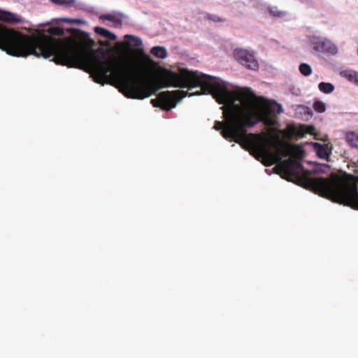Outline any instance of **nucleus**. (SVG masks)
<instances>
[{
	"mask_svg": "<svg viewBox=\"0 0 358 358\" xmlns=\"http://www.w3.org/2000/svg\"><path fill=\"white\" fill-rule=\"evenodd\" d=\"M94 31L98 36L106 39L108 43L114 41L117 39V36L106 28L95 27H94Z\"/></svg>",
	"mask_w": 358,
	"mask_h": 358,
	"instance_id": "13",
	"label": "nucleus"
},
{
	"mask_svg": "<svg viewBox=\"0 0 358 358\" xmlns=\"http://www.w3.org/2000/svg\"><path fill=\"white\" fill-rule=\"evenodd\" d=\"M259 152V155L261 157L270 158V159L272 158L271 153L264 148H260Z\"/></svg>",
	"mask_w": 358,
	"mask_h": 358,
	"instance_id": "29",
	"label": "nucleus"
},
{
	"mask_svg": "<svg viewBox=\"0 0 358 358\" xmlns=\"http://www.w3.org/2000/svg\"><path fill=\"white\" fill-rule=\"evenodd\" d=\"M271 110L273 112H277L278 114L283 113L282 105L278 103L275 100H272Z\"/></svg>",
	"mask_w": 358,
	"mask_h": 358,
	"instance_id": "26",
	"label": "nucleus"
},
{
	"mask_svg": "<svg viewBox=\"0 0 358 358\" xmlns=\"http://www.w3.org/2000/svg\"><path fill=\"white\" fill-rule=\"evenodd\" d=\"M310 184L323 196L358 210L357 188L337 177L309 179Z\"/></svg>",
	"mask_w": 358,
	"mask_h": 358,
	"instance_id": "4",
	"label": "nucleus"
},
{
	"mask_svg": "<svg viewBox=\"0 0 358 358\" xmlns=\"http://www.w3.org/2000/svg\"><path fill=\"white\" fill-rule=\"evenodd\" d=\"M299 71L301 75L305 77H308L312 73V68L307 63H301L299 66Z\"/></svg>",
	"mask_w": 358,
	"mask_h": 358,
	"instance_id": "23",
	"label": "nucleus"
},
{
	"mask_svg": "<svg viewBox=\"0 0 358 358\" xmlns=\"http://www.w3.org/2000/svg\"><path fill=\"white\" fill-rule=\"evenodd\" d=\"M90 13H91V14H92L94 13L92 8H91Z\"/></svg>",
	"mask_w": 358,
	"mask_h": 358,
	"instance_id": "34",
	"label": "nucleus"
},
{
	"mask_svg": "<svg viewBox=\"0 0 358 358\" xmlns=\"http://www.w3.org/2000/svg\"><path fill=\"white\" fill-rule=\"evenodd\" d=\"M99 18L103 22L105 20L111 22L114 28H121L123 25V20L128 19L129 17L122 12L113 10L109 13L101 15Z\"/></svg>",
	"mask_w": 358,
	"mask_h": 358,
	"instance_id": "8",
	"label": "nucleus"
},
{
	"mask_svg": "<svg viewBox=\"0 0 358 358\" xmlns=\"http://www.w3.org/2000/svg\"><path fill=\"white\" fill-rule=\"evenodd\" d=\"M345 140L352 148H358V134L355 132L348 133L345 136Z\"/></svg>",
	"mask_w": 358,
	"mask_h": 358,
	"instance_id": "19",
	"label": "nucleus"
},
{
	"mask_svg": "<svg viewBox=\"0 0 358 358\" xmlns=\"http://www.w3.org/2000/svg\"><path fill=\"white\" fill-rule=\"evenodd\" d=\"M106 46V43L101 42L99 48L101 61L99 71L104 80H114L118 85L119 91L126 97L130 99H143L152 96L158 90L149 83L127 78L124 75L122 66L117 62L111 60L106 61L108 57Z\"/></svg>",
	"mask_w": 358,
	"mask_h": 358,
	"instance_id": "3",
	"label": "nucleus"
},
{
	"mask_svg": "<svg viewBox=\"0 0 358 358\" xmlns=\"http://www.w3.org/2000/svg\"><path fill=\"white\" fill-rule=\"evenodd\" d=\"M91 79L95 80L94 76L96 73V66L94 64V52L96 46V42L94 39L91 38Z\"/></svg>",
	"mask_w": 358,
	"mask_h": 358,
	"instance_id": "21",
	"label": "nucleus"
},
{
	"mask_svg": "<svg viewBox=\"0 0 358 358\" xmlns=\"http://www.w3.org/2000/svg\"><path fill=\"white\" fill-rule=\"evenodd\" d=\"M62 21L69 22L70 24H81V23L84 22L82 20L78 19V18H74V19L64 18V19H62Z\"/></svg>",
	"mask_w": 358,
	"mask_h": 358,
	"instance_id": "30",
	"label": "nucleus"
},
{
	"mask_svg": "<svg viewBox=\"0 0 358 358\" xmlns=\"http://www.w3.org/2000/svg\"><path fill=\"white\" fill-rule=\"evenodd\" d=\"M318 88L324 94H330L334 90L335 87L331 83L321 82L318 85Z\"/></svg>",
	"mask_w": 358,
	"mask_h": 358,
	"instance_id": "22",
	"label": "nucleus"
},
{
	"mask_svg": "<svg viewBox=\"0 0 358 358\" xmlns=\"http://www.w3.org/2000/svg\"><path fill=\"white\" fill-rule=\"evenodd\" d=\"M201 95V91L188 93L183 90H174L162 92L159 94V100L152 99L151 103L154 107H159L162 110L169 111L176 108L178 103L184 97Z\"/></svg>",
	"mask_w": 358,
	"mask_h": 358,
	"instance_id": "6",
	"label": "nucleus"
},
{
	"mask_svg": "<svg viewBox=\"0 0 358 358\" xmlns=\"http://www.w3.org/2000/svg\"><path fill=\"white\" fill-rule=\"evenodd\" d=\"M330 169V166L327 164H314L313 168L308 171L310 174H320L327 173Z\"/></svg>",
	"mask_w": 358,
	"mask_h": 358,
	"instance_id": "16",
	"label": "nucleus"
},
{
	"mask_svg": "<svg viewBox=\"0 0 358 358\" xmlns=\"http://www.w3.org/2000/svg\"><path fill=\"white\" fill-rule=\"evenodd\" d=\"M296 113L297 115H300L301 117L303 120H308L313 115L311 109L303 105L297 106L296 108Z\"/></svg>",
	"mask_w": 358,
	"mask_h": 358,
	"instance_id": "14",
	"label": "nucleus"
},
{
	"mask_svg": "<svg viewBox=\"0 0 358 358\" xmlns=\"http://www.w3.org/2000/svg\"><path fill=\"white\" fill-rule=\"evenodd\" d=\"M67 31L69 36L57 39L24 34L0 24V49L15 57H52L57 64L90 73V34L77 29Z\"/></svg>",
	"mask_w": 358,
	"mask_h": 358,
	"instance_id": "2",
	"label": "nucleus"
},
{
	"mask_svg": "<svg viewBox=\"0 0 358 358\" xmlns=\"http://www.w3.org/2000/svg\"><path fill=\"white\" fill-rule=\"evenodd\" d=\"M313 109L320 113H324L326 110V105L322 101L317 100L313 103Z\"/></svg>",
	"mask_w": 358,
	"mask_h": 358,
	"instance_id": "24",
	"label": "nucleus"
},
{
	"mask_svg": "<svg viewBox=\"0 0 358 358\" xmlns=\"http://www.w3.org/2000/svg\"><path fill=\"white\" fill-rule=\"evenodd\" d=\"M175 87L189 90L201 87V94H211L219 104H223L226 122L215 121L213 128L221 131L227 140L240 143L248 134V129L265 120L261 106L249 104L248 99L238 87L221 78L198 71H187L173 85Z\"/></svg>",
	"mask_w": 358,
	"mask_h": 358,
	"instance_id": "1",
	"label": "nucleus"
},
{
	"mask_svg": "<svg viewBox=\"0 0 358 358\" xmlns=\"http://www.w3.org/2000/svg\"><path fill=\"white\" fill-rule=\"evenodd\" d=\"M50 33L55 36H63L64 35V31L60 27H53L50 29Z\"/></svg>",
	"mask_w": 358,
	"mask_h": 358,
	"instance_id": "28",
	"label": "nucleus"
},
{
	"mask_svg": "<svg viewBox=\"0 0 358 358\" xmlns=\"http://www.w3.org/2000/svg\"><path fill=\"white\" fill-rule=\"evenodd\" d=\"M201 95V91L188 93L183 90H174L162 92L159 94V100L152 99L151 103L154 107H159L162 110L169 111L176 108L178 103L184 97Z\"/></svg>",
	"mask_w": 358,
	"mask_h": 358,
	"instance_id": "5",
	"label": "nucleus"
},
{
	"mask_svg": "<svg viewBox=\"0 0 358 358\" xmlns=\"http://www.w3.org/2000/svg\"><path fill=\"white\" fill-rule=\"evenodd\" d=\"M313 148L320 158L327 159L331 154V149L327 145L313 143Z\"/></svg>",
	"mask_w": 358,
	"mask_h": 358,
	"instance_id": "12",
	"label": "nucleus"
},
{
	"mask_svg": "<svg viewBox=\"0 0 358 358\" xmlns=\"http://www.w3.org/2000/svg\"><path fill=\"white\" fill-rule=\"evenodd\" d=\"M288 169L292 173H296L299 171L304 174L308 175V171L306 170L304 166L301 162H294V164H288Z\"/></svg>",
	"mask_w": 358,
	"mask_h": 358,
	"instance_id": "20",
	"label": "nucleus"
},
{
	"mask_svg": "<svg viewBox=\"0 0 358 358\" xmlns=\"http://www.w3.org/2000/svg\"><path fill=\"white\" fill-rule=\"evenodd\" d=\"M124 38L125 41L131 46L139 48L143 45V41L138 36L131 34H126Z\"/></svg>",
	"mask_w": 358,
	"mask_h": 358,
	"instance_id": "17",
	"label": "nucleus"
},
{
	"mask_svg": "<svg viewBox=\"0 0 358 358\" xmlns=\"http://www.w3.org/2000/svg\"><path fill=\"white\" fill-rule=\"evenodd\" d=\"M150 54L158 59H165L167 55V50L164 46H154L150 49Z\"/></svg>",
	"mask_w": 358,
	"mask_h": 358,
	"instance_id": "15",
	"label": "nucleus"
},
{
	"mask_svg": "<svg viewBox=\"0 0 358 358\" xmlns=\"http://www.w3.org/2000/svg\"><path fill=\"white\" fill-rule=\"evenodd\" d=\"M0 21L9 24H17L22 22V20L15 13L0 9Z\"/></svg>",
	"mask_w": 358,
	"mask_h": 358,
	"instance_id": "11",
	"label": "nucleus"
},
{
	"mask_svg": "<svg viewBox=\"0 0 358 358\" xmlns=\"http://www.w3.org/2000/svg\"><path fill=\"white\" fill-rule=\"evenodd\" d=\"M317 52L336 55L338 52V48L330 39L326 38L323 43H321L320 50L317 51Z\"/></svg>",
	"mask_w": 358,
	"mask_h": 358,
	"instance_id": "10",
	"label": "nucleus"
},
{
	"mask_svg": "<svg viewBox=\"0 0 358 358\" xmlns=\"http://www.w3.org/2000/svg\"><path fill=\"white\" fill-rule=\"evenodd\" d=\"M234 57L236 61L248 69L256 71L259 68L258 62L255 56L246 50L235 49Z\"/></svg>",
	"mask_w": 358,
	"mask_h": 358,
	"instance_id": "7",
	"label": "nucleus"
},
{
	"mask_svg": "<svg viewBox=\"0 0 358 358\" xmlns=\"http://www.w3.org/2000/svg\"><path fill=\"white\" fill-rule=\"evenodd\" d=\"M343 77L347 78L350 82L354 83L358 86V72L353 70L344 71L342 73Z\"/></svg>",
	"mask_w": 358,
	"mask_h": 358,
	"instance_id": "18",
	"label": "nucleus"
},
{
	"mask_svg": "<svg viewBox=\"0 0 358 358\" xmlns=\"http://www.w3.org/2000/svg\"><path fill=\"white\" fill-rule=\"evenodd\" d=\"M264 171H265L266 173H267L268 175H271V172L269 171V170H268V169H264Z\"/></svg>",
	"mask_w": 358,
	"mask_h": 358,
	"instance_id": "33",
	"label": "nucleus"
},
{
	"mask_svg": "<svg viewBox=\"0 0 358 358\" xmlns=\"http://www.w3.org/2000/svg\"><path fill=\"white\" fill-rule=\"evenodd\" d=\"M55 4L66 6H71L75 3V0H50Z\"/></svg>",
	"mask_w": 358,
	"mask_h": 358,
	"instance_id": "27",
	"label": "nucleus"
},
{
	"mask_svg": "<svg viewBox=\"0 0 358 358\" xmlns=\"http://www.w3.org/2000/svg\"><path fill=\"white\" fill-rule=\"evenodd\" d=\"M268 12L272 16L278 17H283L286 15L285 12L279 10L275 6H270L268 8Z\"/></svg>",
	"mask_w": 358,
	"mask_h": 358,
	"instance_id": "25",
	"label": "nucleus"
},
{
	"mask_svg": "<svg viewBox=\"0 0 358 358\" xmlns=\"http://www.w3.org/2000/svg\"><path fill=\"white\" fill-rule=\"evenodd\" d=\"M208 18L214 22H220L222 21L221 18L217 15H208Z\"/></svg>",
	"mask_w": 358,
	"mask_h": 358,
	"instance_id": "31",
	"label": "nucleus"
},
{
	"mask_svg": "<svg viewBox=\"0 0 358 358\" xmlns=\"http://www.w3.org/2000/svg\"><path fill=\"white\" fill-rule=\"evenodd\" d=\"M138 48V52H139V54L143 55H145V51H144L143 48L139 47V48Z\"/></svg>",
	"mask_w": 358,
	"mask_h": 358,
	"instance_id": "32",
	"label": "nucleus"
},
{
	"mask_svg": "<svg viewBox=\"0 0 358 358\" xmlns=\"http://www.w3.org/2000/svg\"><path fill=\"white\" fill-rule=\"evenodd\" d=\"M307 43L312 50L317 52L320 50L321 43H323L326 37L320 35L319 32L314 31L312 34L306 35Z\"/></svg>",
	"mask_w": 358,
	"mask_h": 358,
	"instance_id": "9",
	"label": "nucleus"
}]
</instances>
